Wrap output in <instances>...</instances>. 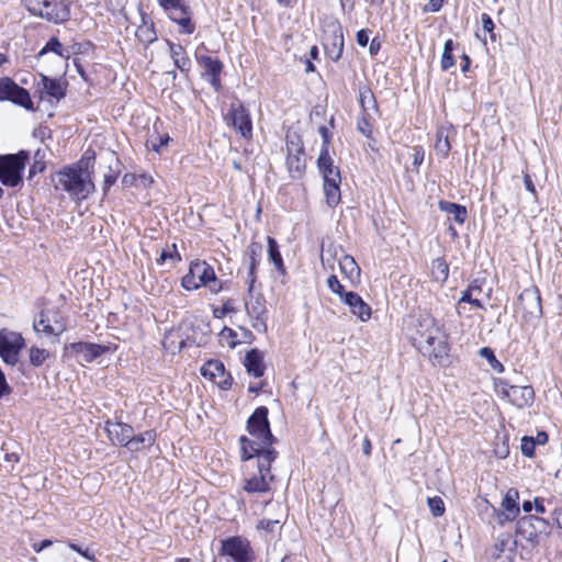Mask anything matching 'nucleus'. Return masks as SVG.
Wrapping results in <instances>:
<instances>
[{"mask_svg": "<svg viewBox=\"0 0 562 562\" xmlns=\"http://www.w3.org/2000/svg\"><path fill=\"white\" fill-rule=\"evenodd\" d=\"M269 409L266 406H258L246 422L248 436H240L238 439L240 460L249 462L255 457H261V462L268 465L269 461H276L279 452L274 449L278 442L272 434L269 422Z\"/></svg>", "mask_w": 562, "mask_h": 562, "instance_id": "1", "label": "nucleus"}, {"mask_svg": "<svg viewBox=\"0 0 562 562\" xmlns=\"http://www.w3.org/2000/svg\"><path fill=\"white\" fill-rule=\"evenodd\" d=\"M88 153L77 164L66 166L56 173V189L61 188L78 200H85L94 192L95 186L89 171L90 165L94 162V153L91 157L87 156Z\"/></svg>", "mask_w": 562, "mask_h": 562, "instance_id": "2", "label": "nucleus"}, {"mask_svg": "<svg viewBox=\"0 0 562 562\" xmlns=\"http://www.w3.org/2000/svg\"><path fill=\"white\" fill-rule=\"evenodd\" d=\"M70 4L56 0H25V8L30 14L54 24H61L70 19Z\"/></svg>", "mask_w": 562, "mask_h": 562, "instance_id": "3", "label": "nucleus"}, {"mask_svg": "<svg viewBox=\"0 0 562 562\" xmlns=\"http://www.w3.org/2000/svg\"><path fill=\"white\" fill-rule=\"evenodd\" d=\"M30 159L26 150L16 154L0 155V182L10 188H15L23 182V172Z\"/></svg>", "mask_w": 562, "mask_h": 562, "instance_id": "4", "label": "nucleus"}, {"mask_svg": "<svg viewBox=\"0 0 562 562\" xmlns=\"http://www.w3.org/2000/svg\"><path fill=\"white\" fill-rule=\"evenodd\" d=\"M551 533L550 522L536 515H527L517 520L516 535L525 539L531 548L539 546L541 540Z\"/></svg>", "mask_w": 562, "mask_h": 562, "instance_id": "5", "label": "nucleus"}, {"mask_svg": "<svg viewBox=\"0 0 562 562\" xmlns=\"http://www.w3.org/2000/svg\"><path fill=\"white\" fill-rule=\"evenodd\" d=\"M112 351L111 346L89 341L66 344L63 350L64 358H76L79 363H91L106 352Z\"/></svg>", "mask_w": 562, "mask_h": 562, "instance_id": "6", "label": "nucleus"}, {"mask_svg": "<svg viewBox=\"0 0 562 562\" xmlns=\"http://www.w3.org/2000/svg\"><path fill=\"white\" fill-rule=\"evenodd\" d=\"M3 101L11 102L26 111H35L29 90L19 86L10 77L0 78V102Z\"/></svg>", "mask_w": 562, "mask_h": 562, "instance_id": "7", "label": "nucleus"}, {"mask_svg": "<svg viewBox=\"0 0 562 562\" xmlns=\"http://www.w3.org/2000/svg\"><path fill=\"white\" fill-rule=\"evenodd\" d=\"M24 347L25 339L22 334L7 328L0 330V357L5 364L15 366Z\"/></svg>", "mask_w": 562, "mask_h": 562, "instance_id": "8", "label": "nucleus"}, {"mask_svg": "<svg viewBox=\"0 0 562 562\" xmlns=\"http://www.w3.org/2000/svg\"><path fill=\"white\" fill-rule=\"evenodd\" d=\"M220 554L229 557L234 562L255 561L250 541L241 536H232L221 540Z\"/></svg>", "mask_w": 562, "mask_h": 562, "instance_id": "9", "label": "nucleus"}, {"mask_svg": "<svg viewBox=\"0 0 562 562\" xmlns=\"http://www.w3.org/2000/svg\"><path fill=\"white\" fill-rule=\"evenodd\" d=\"M226 124L233 127L244 138L252 136V121L249 110L244 103L236 99L229 105V110L225 116Z\"/></svg>", "mask_w": 562, "mask_h": 562, "instance_id": "10", "label": "nucleus"}, {"mask_svg": "<svg viewBox=\"0 0 562 562\" xmlns=\"http://www.w3.org/2000/svg\"><path fill=\"white\" fill-rule=\"evenodd\" d=\"M413 326L416 330V336L413 337V340L417 347L424 344L434 345L440 333L437 321L428 313L415 316Z\"/></svg>", "mask_w": 562, "mask_h": 562, "instance_id": "11", "label": "nucleus"}, {"mask_svg": "<svg viewBox=\"0 0 562 562\" xmlns=\"http://www.w3.org/2000/svg\"><path fill=\"white\" fill-rule=\"evenodd\" d=\"M256 467L258 469V474H254L250 477H246L243 481V490L249 494L255 493H267L270 491L269 480L273 479L271 474V464L274 461H269L268 465L263 467L265 462H261V457H255Z\"/></svg>", "mask_w": 562, "mask_h": 562, "instance_id": "12", "label": "nucleus"}, {"mask_svg": "<svg viewBox=\"0 0 562 562\" xmlns=\"http://www.w3.org/2000/svg\"><path fill=\"white\" fill-rule=\"evenodd\" d=\"M518 306L524 311L527 322L540 319L543 315L540 290L532 285L525 289L518 296Z\"/></svg>", "mask_w": 562, "mask_h": 562, "instance_id": "13", "label": "nucleus"}, {"mask_svg": "<svg viewBox=\"0 0 562 562\" xmlns=\"http://www.w3.org/2000/svg\"><path fill=\"white\" fill-rule=\"evenodd\" d=\"M199 66L203 69L201 77L204 78L214 89L215 92L222 90L221 74L224 65L218 58L209 55L196 56Z\"/></svg>", "mask_w": 562, "mask_h": 562, "instance_id": "14", "label": "nucleus"}, {"mask_svg": "<svg viewBox=\"0 0 562 562\" xmlns=\"http://www.w3.org/2000/svg\"><path fill=\"white\" fill-rule=\"evenodd\" d=\"M324 49L326 55L333 60L338 61L341 58L345 40L342 29L339 24L333 25L330 32L325 35Z\"/></svg>", "mask_w": 562, "mask_h": 562, "instance_id": "15", "label": "nucleus"}, {"mask_svg": "<svg viewBox=\"0 0 562 562\" xmlns=\"http://www.w3.org/2000/svg\"><path fill=\"white\" fill-rule=\"evenodd\" d=\"M418 349L424 353H428L429 359L434 364L441 367L449 364L450 345L447 340V336L442 339L437 338L434 345L424 344L418 347Z\"/></svg>", "mask_w": 562, "mask_h": 562, "instance_id": "16", "label": "nucleus"}, {"mask_svg": "<svg viewBox=\"0 0 562 562\" xmlns=\"http://www.w3.org/2000/svg\"><path fill=\"white\" fill-rule=\"evenodd\" d=\"M105 430L113 445L127 447L132 434L134 432L133 426L123 422H111L105 423Z\"/></svg>", "mask_w": 562, "mask_h": 562, "instance_id": "17", "label": "nucleus"}, {"mask_svg": "<svg viewBox=\"0 0 562 562\" xmlns=\"http://www.w3.org/2000/svg\"><path fill=\"white\" fill-rule=\"evenodd\" d=\"M68 82L61 78L41 75V92L46 97L60 101L67 94Z\"/></svg>", "mask_w": 562, "mask_h": 562, "instance_id": "18", "label": "nucleus"}, {"mask_svg": "<svg viewBox=\"0 0 562 562\" xmlns=\"http://www.w3.org/2000/svg\"><path fill=\"white\" fill-rule=\"evenodd\" d=\"M265 303V297L262 295H257L256 297H251V301L246 302L245 304L247 314L255 321L252 323V327L257 330H260V326H262L265 330L267 328V308Z\"/></svg>", "mask_w": 562, "mask_h": 562, "instance_id": "19", "label": "nucleus"}, {"mask_svg": "<svg viewBox=\"0 0 562 562\" xmlns=\"http://www.w3.org/2000/svg\"><path fill=\"white\" fill-rule=\"evenodd\" d=\"M342 303L346 304L350 313L360 321L367 322L370 319L372 310L357 292L350 291L349 294H345V301Z\"/></svg>", "mask_w": 562, "mask_h": 562, "instance_id": "20", "label": "nucleus"}, {"mask_svg": "<svg viewBox=\"0 0 562 562\" xmlns=\"http://www.w3.org/2000/svg\"><path fill=\"white\" fill-rule=\"evenodd\" d=\"M244 367L248 374L254 378H261L266 371L265 356L258 348L248 350L244 358Z\"/></svg>", "mask_w": 562, "mask_h": 562, "instance_id": "21", "label": "nucleus"}, {"mask_svg": "<svg viewBox=\"0 0 562 562\" xmlns=\"http://www.w3.org/2000/svg\"><path fill=\"white\" fill-rule=\"evenodd\" d=\"M246 255L249 259V267H248V276H247V283H248V293H252L254 285L256 283L257 277H256V270L257 267L260 263L261 255H262V245L257 241L250 243V245L247 247Z\"/></svg>", "mask_w": 562, "mask_h": 562, "instance_id": "22", "label": "nucleus"}, {"mask_svg": "<svg viewBox=\"0 0 562 562\" xmlns=\"http://www.w3.org/2000/svg\"><path fill=\"white\" fill-rule=\"evenodd\" d=\"M316 164L324 182L331 181V179L341 181L340 170L334 165V160L329 153H325V150L319 151Z\"/></svg>", "mask_w": 562, "mask_h": 562, "instance_id": "23", "label": "nucleus"}, {"mask_svg": "<svg viewBox=\"0 0 562 562\" xmlns=\"http://www.w3.org/2000/svg\"><path fill=\"white\" fill-rule=\"evenodd\" d=\"M535 401V390L531 385H513L509 393V403L517 408H525L532 405Z\"/></svg>", "mask_w": 562, "mask_h": 562, "instance_id": "24", "label": "nucleus"}, {"mask_svg": "<svg viewBox=\"0 0 562 562\" xmlns=\"http://www.w3.org/2000/svg\"><path fill=\"white\" fill-rule=\"evenodd\" d=\"M168 18L180 26L181 34H192L195 30V24L192 21V10L189 4L181 7L179 11L168 14Z\"/></svg>", "mask_w": 562, "mask_h": 562, "instance_id": "25", "label": "nucleus"}, {"mask_svg": "<svg viewBox=\"0 0 562 562\" xmlns=\"http://www.w3.org/2000/svg\"><path fill=\"white\" fill-rule=\"evenodd\" d=\"M169 47L170 56L175 66L182 72L188 75L192 67V61L188 56L186 48L181 44H176L169 40L166 41Z\"/></svg>", "mask_w": 562, "mask_h": 562, "instance_id": "26", "label": "nucleus"}, {"mask_svg": "<svg viewBox=\"0 0 562 562\" xmlns=\"http://www.w3.org/2000/svg\"><path fill=\"white\" fill-rule=\"evenodd\" d=\"M140 18L142 24L138 25L135 35L140 43L148 46L157 41L155 24L148 14L143 11H140Z\"/></svg>", "mask_w": 562, "mask_h": 562, "instance_id": "27", "label": "nucleus"}, {"mask_svg": "<svg viewBox=\"0 0 562 562\" xmlns=\"http://www.w3.org/2000/svg\"><path fill=\"white\" fill-rule=\"evenodd\" d=\"M192 274H195L200 288L206 286L210 281H215L214 268L204 260H193L190 263Z\"/></svg>", "mask_w": 562, "mask_h": 562, "instance_id": "28", "label": "nucleus"}, {"mask_svg": "<svg viewBox=\"0 0 562 562\" xmlns=\"http://www.w3.org/2000/svg\"><path fill=\"white\" fill-rule=\"evenodd\" d=\"M156 437L157 435L154 429L146 430L138 435H134L133 432L126 448L131 452H138L146 447H151L156 441Z\"/></svg>", "mask_w": 562, "mask_h": 562, "instance_id": "29", "label": "nucleus"}, {"mask_svg": "<svg viewBox=\"0 0 562 562\" xmlns=\"http://www.w3.org/2000/svg\"><path fill=\"white\" fill-rule=\"evenodd\" d=\"M339 268L341 273L349 279L351 283H358L360 281L361 269L352 256H342L339 260Z\"/></svg>", "mask_w": 562, "mask_h": 562, "instance_id": "30", "label": "nucleus"}, {"mask_svg": "<svg viewBox=\"0 0 562 562\" xmlns=\"http://www.w3.org/2000/svg\"><path fill=\"white\" fill-rule=\"evenodd\" d=\"M267 244H268V259L269 261L274 266L276 270L282 274H286V269L284 266V261L282 258V255L279 249V244L276 240V238L268 236L267 237Z\"/></svg>", "mask_w": 562, "mask_h": 562, "instance_id": "31", "label": "nucleus"}, {"mask_svg": "<svg viewBox=\"0 0 562 562\" xmlns=\"http://www.w3.org/2000/svg\"><path fill=\"white\" fill-rule=\"evenodd\" d=\"M474 292H477V293L482 292V282L479 279L473 280L469 284V286L461 292V296L458 301V305H460L462 303H469V304L475 306L476 308H484L483 303L479 299L472 297V294Z\"/></svg>", "mask_w": 562, "mask_h": 562, "instance_id": "32", "label": "nucleus"}, {"mask_svg": "<svg viewBox=\"0 0 562 562\" xmlns=\"http://www.w3.org/2000/svg\"><path fill=\"white\" fill-rule=\"evenodd\" d=\"M439 209L441 211L448 213L449 215H452L453 220L458 224H460V225L464 224V222L467 220V215H468V211H467L465 206L454 203V202L440 201Z\"/></svg>", "mask_w": 562, "mask_h": 562, "instance_id": "33", "label": "nucleus"}, {"mask_svg": "<svg viewBox=\"0 0 562 562\" xmlns=\"http://www.w3.org/2000/svg\"><path fill=\"white\" fill-rule=\"evenodd\" d=\"M200 373L202 376L214 381L215 378L223 376L227 372L222 361L217 359H211L202 366Z\"/></svg>", "mask_w": 562, "mask_h": 562, "instance_id": "34", "label": "nucleus"}, {"mask_svg": "<svg viewBox=\"0 0 562 562\" xmlns=\"http://www.w3.org/2000/svg\"><path fill=\"white\" fill-rule=\"evenodd\" d=\"M286 166H288L290 173H296V175H292L293 178L300 177L305 170L304 151L288 153Z\"/></svg>", "mask_w": 562, "mask_h": 562, "instance_id": "35", "label": "nucleus"}, {"mask_svg": "<svg viewBox=\"0 0 562 562\" xmlns=\"http://www.w3.org/2000/svg\"><path fill=\"white\" fill-rule=\"evenodd\" d=\"M340 182L341 181H336L335 179L324 182V193L326 196V203L329 207H335L340 202Z\"/></svg>", "mask_w": 562, "mask_h": 562, "instance_id": "36", "label": "nucleus"}, {"mask_svg": "<svg viewBox=\"0 0 562 562\" xmlns=\"http://www.w3.org/2000/svg\"><path fill=\"white\" fill-rule=\"evenodd\" d=\"M519 492L512 487L509 488L502 499V507L504 510L519 515L520 508L518 504Z\"/></svg>", "mask_w": 562, "mask_h": 562, "instance_id": "37", "label": "nucleus"}, {"mask_svg": "<svg viewBox=\"0 0 562 562\" xmlns=\"http://www.w3.org/2000/svg\"><path fill=\"white\" fill-rule=\"evenodd\" d=\"M431 274L438 282H446L449 277V266L443 258H436L431 263Z\"/></svg>", "mask_w": 562, "mask_h": 562, "instance_id": "38", "label": "nucleus"}, {"mask_svg": "<svg viewBox=\"0 0 562 562\" xmlns=\"http://www.w3.org/2000/svg\"><path fill=\"white\" fill-rule=\"evenodd\" d=\"M454 47H456V44L451 38H449L445 42L441 60H440V68L442 71H447L451 67L454 66L456 61H454V57L452 55Z\"/></svg>", "mask_w": 562, "mask_h": 562, "instance_id": "39", "label": "nucleus"}, {"mask_svg": "<svg viewBox=\"0 0 562 562\" xmlns=\"http://www.w3.org/2000/svg\"><path fill=\"white\" fill-rule=\"evenodd\" d=\"M33 328L36 333H45L46 335H59L64 330V328H60L56 333L55 328L49 324V318L45 311H42L38 318L33 322Z\"/></svg>", "mask_w": 562, "mask_h": 562, "instance_id": "40", "label": "nucleus"}, {"mask_svg": "<svg viewBox=\"0 0 562 562\" xmlns=\"http://www.w3.org/2000/svg\"><path fill=\"white\" fill-rule=\"evenodd\" d=\"M52 357V353L44 348L32 346L29 350V360L31 366L38 368Z\"/></svg>", "mask_w": 562, "mask_h": 562, "instance_id": "41", "label": "nucleus"}, {"mask_svg": "<svg viewBox=\"0 0 562 562\" xmlns=\"http://www.w3.org/2000/svg\"><path fill=\"white\" fill-rule=\"evenodd\" d=\"M286 153H301L304 151V144L302 136L295 132L289 130L285 135Z\"/></svg>", "mask_w": 562, "mask_h": 562, "instance_id": "42", "label": "nucleus"}, {"mask_svg": "<svg viewBox=\"0 0 562 562\" xmlns=\"http://www.w3.org/2000/svg\"><path fill=\"white\" fill-rule=\"evenodd\" d=\"M359 103L364 113H368L369 105H371V108L376 111L379 110L375 97L369 87H363L360 89Z\"/></svg>", "mask_w": 562, "mask_h": 562, "instance_id": "43", "label": "nucleus"}, {"mask_svg": "<svg viewBox=\"0 0 562 562\" xmlns=\"http://www.w3.org/2000/svg\"><path fill=\"white\" fill-rule=\"evenodd\" d=\"M479 355L488 362V364L494 371L498 373L504 372L505 368L503 363L496 358L494 350L492 348L482 347L479 350Z\"/></svg>", "mask_w": 562, "mask_h": 562, "instance_id": "44", "label": "nucleus"}, {"mask_svg": "<svg viewBox=\"0 0 562 562\" xmlns=\"http://www.w3.org/2000/svg\"><path fill=\"white\" fill-rule=\"evenodd\" d=\"M436 144L435 149L438 154H440L442 157H447L450 149L451 144L449 142V136L447 133H445L443 128H439L436 134Z\"/></svg>", "mask_w": 562, "mask_h": 562, "instance_id": "45", "label": "nucleus"}, {"mask_svg": "<svg viewBox=\"0 0 562 562\" xmlns=\"http://www.w3.org/2000/svg\"><path fill=\"white\" fill-rule=\"evenodd\" d=\"M55 53L56 55L60 56V57H65V58H68L69 56L68 55H65V50H64V47H63V44L60 43V41L58 40V37L56 36H52L47 42L46 44L44 45V47L40 50L38 53V56H43L47 53Z\"/></svg>", "mask_w": 562, "mask_h": 562, "instance_id": "46", "label": "nucleus"}, {"mask_svg": "<svg viewBox=\"0 0 562 562\" xmlns=\"http://www.w3.org/2000/svg\"><path fill=\"white\" fill-rule=\"evenodd\" d=\"M328 289L337 294L341 302L345 301V294H349L350 291H346L345 286L339 282L338 278L335 274H331L327 279Z\"/></svg>", "mask_w": 562, "mask_h": 562, "instance_id": "47", "label": "nucleus"}, {"mask_svg": "<svg viewBox=\"0 0 562 562\" xmlns=\"http://www.w3.org/2000/svg\"><path fill=\"white\" fill-rule=\"evenodd\" d=\"M234 301L232 299H227L224 304L218 307H213L212 314L214 318H224L229 313H236V308L234 307Z\"/></svg>", "mask_w": 562, "mask_h": 562, "instance_id": "48", "label": "nucleus"}, {"mask_svg": "<svg viewBox=\"0 0 562 562\" xmlns=\"http://www.w3.org/2000/svg\"><path fill=\"white\" fill-rule=\"evenodd\" d=\"M171 248H172L171 250L170 249H164L160 252V256L157 259V263L158 265H162L168 259L172 260L173 262H180L182 260L181 255L179 254V251L177 249V245L172 244Z\"/></svg>", "mask_w": 562, "mask_h": 562, "instance_id": "49", "label": "nucleus"}, {"mask_svg": "<svg viewBox=\"0 0 562 562\" xmlns=\"http://www.w3.org/2000/svg\"><path fill=\"white\" fill-rule=\"evenodd\" d=\"M427 503H428L429 510L434 517H440L445 514L446 508H445V503L441 497H439V496L429 497Z\"/></svg>", "mask_w": 562, "mask_h": 562, "instance_id": "50", "label": "nucleus"}, {"mask_svg": "<svg viewBox=\"0 0 562 562\" xmlns=\"http://www.w3.org/2000/svg\"><path fill=\"white\" fill-rule=\"evenodd\" d=\"M536 447L537 445L532 436H524L521 438L520 450L525 457L532 458L535 456Z\"/></svg>", "mask_w": 562, "mask_h": 562, "instance_id": "51", "label": "nucleus"}, {"mask_svg": "<svg viewBox=\"0 0 562 562\" xmlns=\"http://www.w3.org/2000/svg\"><path fill=\"white\" fill-rule=\"evenodd\" d=\"M494 384L496 392L509 402V393H512L513 384L504 379H495Z\"/></svg>", "mask_w": 562, "mask_h": 562, "instance_id": "52", "label": "nucleus"}, {"mask_svg": "<svg viewBox=\"0 0 562 562\" xmlns=\"http://www.w3.org/2000/svg\"><path fill=\"white\" fill-rule=\"evenodd\" d=\"M357 130L359 133H361L366 137H371L372 135V125L368 119V113H364L361 115V117L357 121Z\"/></svg>", "mask_w": 562, "mask_h": 562, "instance_id": "53", "label": "nucleus"}, {"mask_svg": "<svg viewBox=\"0 0 562 562\" xmlns=\"http://www.w3.org/2000/svg\"><path fill=\"white\" fill-rule=\"evenodd\" d=\"M181 286L187 291L200 289L199 281H196L195 274H192V270L190 268L188 273L181 279Z\"/></svg>", "mask_w": 562, "mask_h": 562, "instance_id": "54", "label": "nucleus"}, {"mask_svg": "<svg viewBox=\"0 0 562 562\" xmlns=\"http://www.w3.org/2000/svg\"><path fill=\"white\" fill-rule=\"evenodd\" d=\"M158 4L164 9V11L169 14L175 11H179L181 7L187 5L188 3L182 2L181 0H157Z\"/></svg>", "mask_w": 562, "mask_h": 562, "instance_id": "55", "label": "nucleus"}, {"mask_svg": "<svg viewBox=\"0 0 562 562\" xmlns=\"http://www.w3.org/2000/svg\"><path fill=\"white\" fill-rule=\"evenodd\" d=\"M481 22L483 31L490 34V37L493 42L496 41V35L494 33L495 24L490 14L482 13Z\"/></svg>", "mask_w": 562, "mask_h": 562, "instance_id": "56", "label": "nucleus"}, {"mask_svg": "<svg viewBox=\"0 0 562 562\" xmlns=\"http://www.w3.org/2000/svg\"><path fill=\"white\" fill-rule=\"evenodd\" d=\"M318 133L322 136V146L319 151L329 153V146L331 143L333 134L329 132V128L325 125L318 127Z\"/></svg>", "mask_w": 562, "mask_h": 562, "instance_id": "57", "label": "nucleus"}, {"mask_svg": "<svg viewBox=\"0 0 562 562\" xmlns=\"http://www.w3.org/2000/svg\"><path fill=\"white\" fill-rule=\"evenodd\" d=\"M493 510H494V515L497 519V522L501 526L505 525L506 522L514 521L519 516L517 514L509 513L504 509L503 510L496 509L495 507H493Z\"/></svg>", "mask_w": 562, "mask_h": 562, "instance_id": "58", "label": "nucleus"}, {"mask_svg": "<svg viewBox=\"0 0 562 562\" xmlns=\"http://www.w3.org/2000/svg\"><path fill=\"white\" fill-rule=\"evenodd\" d=\"M413 150V154H412V158H413V170H415L416 172H418L419 170V167L420 165L423 164L424 161V158H425V150L422 146H414L412 148Z\"/></svg>", "mask_w": 562, "mask_h": 562, "instance_id": "59", "label": "nucleus"}, {"mask_svg": "<svg viewBox=\"0 0 562 562\" xmlns=\"http://www.w3.org/2000/svg\"><path fill=\"white\" fill-rule=\"evenodd\" d=\"M280 524V520L276 519H261L258 524V528L267 532H273L276 527Z\"/></svg>", "mask_w": 562, "mask_h": 562, "instance_id": "60", "label": "nucleus"}, {"mask_svg": "<svg viewBox=\"0 0 562 562\" xmlns=\"http://www.w3.org/2000/svg\"><path fill=\"white\" fill-rule=\"evenodd\" d=\"M69 548L76 552H78L80 555L86 558L89 561H94L95 555L93 552H91L89 549H82L80 546L69 542Z\"/></svg>", "mask_w": 562, "mask_h": 562, "instance_id": "61", "label": "nucleus"}, {"mask_svg": "<svg viewBox=\"0 0 562 562\" xmlns=\"http://www.w3.org/2000/svg\"><path fill=\"white\" fill-rule=\"evenodd\" d=\"M357 44L361 47H366L369 44L370 41V30L362 29L357 32Z\"/></svg>", "mask_w": 562, "mask_h": 562, "instance_id": "62", "label": "nucleus"}, {"mask_svg": "<svg viewBox=\"0 0 562 562\" xmlns=\"http://www.w3.org/2000/svg\"><path fill=\"white\" fill-rule=\"evenodd\" d=\"M46 166L43 160L36 159L34 164L30 167L29 170V179L31 180L36 173L43 172L45 170Z\"/></svg>", "mask_w": 562, "mask_h": 562, "instance_id": "63", "label": "nucleus"}, {"mask_svg": "<svg viewBox=\"0 0 562 562\" xmlns=\"http://www.w3.org/2000/svg\"><path fill=\"white\" fill-rule=\"evenodd\" d=\"M222 379L217 382V385L221 390L227 391L233 385V376L229 372L225 373V375L221 376Z\"/></svg>", "mask_w": 562, "mask_h": 562, "instance_id": "64", "label": "nucleus"}]
</instances>
